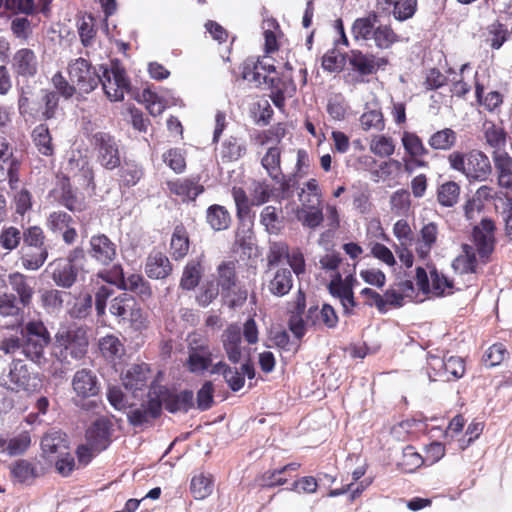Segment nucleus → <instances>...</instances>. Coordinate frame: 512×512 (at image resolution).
<instances>
[{
	"mask_svg": "<svg viewBox=\"0 0 512 512\" xmlns=\"http://www.w3.org/2000/svg\"><path fill=\"white\" fill-rule=\"evenodd\" d=\"M494 222L488 218L482 219L480 224L473 229V241L471 244H463L462 252L453 261L455 272L475 274L480 263H487L494 251L495 237Z\"/></svg>",
	"mask_w": 512,
	"mask_h": 512,
	"instance_id": "1",
	"label": "nucleus"
},
{
	"mask_svg": "<svg viewBox=\"0 0 512 512\" xmlns=\"http://www.w3.org/2000/svg\"><path fill=\"white\" fill-rule=\"evenodd\" d=\"M21 336L22 354L39 367L45 365L48 362L45 350L51 337L44 323L38 320L27 322L21 330Z\"/></svg>",
	"mask_w": 512,
	"mask_h": 512,
	"instance_id": "2",
	"label": "nucleus"
},
{
	"mask_svg": "<svg viewBox=\"0 0 512 512\" xmlns=\"http://www.w3.org/2000/svg\"><path fill=\"white\" fill-rule=\"evenodd\" d=\"M450 168L462 173L470 182L486 181L492 173V166L486 154L479 150L468 153L452 152L448 156Z\"/></svg>",
	"mask_w": 512,
	"mask_h": 512,
	"instance_id": "3",
	"label": "nucleus"
},
{
	"mask_svg": "<svg viewBox=\"0 0 512 512\" xmlns=\"http://www.w3.org/2000/svg\"><path fill=\"white\" fill-rule=\"evenodd\" d=\"M54 348L55 355L61 362L69 363V358L81 359L88 348L86 331L80 327L59 330L55 335Z\"/></svg>",
	"mask_w": 512,
	"mask_h": 512,
	"instance_id": "4",
	"label": "nucleus"
},
{
	"mask_svg": "<svg viewBox=\"0 0 512 512\" xmlns=\"http://www.w3.org/2000/svg\"><path fill=\"white\" fill-rule=\"evenodd\" d=\"M109 311L119 323H129L134 330L141 331L148 327L147 314L130 294L122 293L113 298Z\"/></svg>",
	"mask_w": 512,
	"mask_h": 512,
	"instance_id": "5",
	"label": "nucleus"
},
{
	"mask_svg": "<svg viewBox=\"0 0 512 512\" xmlns=\"http://www.w3.org/2000/svg\"><path fill=\"white\" fill-rule=\"evenodd\" d=\"M235 263L223 262L217 268V283L221 294L229 307L241 306L247 299V291L237 287Z\"/></svg>",
	"mask_w": 512,
	"mask_h": 512,
	"instance_id": "6",
	"label": "nucleus"
},
{
	"mask_svg": "<svg viewBox=\"0 0 512 512\" xmlns=\"http://www.w3.org/2000/svg\"><path fill=\"white\" fill-rule=\"evenodd\" d=\"M102 88L111 101H122L129 90V80L125 70L118 62H112L110 67L99 66Z\"/></svg>",
	"mask_w": 512,
	"mask_h": 512,
	"instance_id": "7",
	"label": "nucleus"
},
{
	"mask_svg": "<svg viewBox=\"0 0 512 512\" xmlns=\"http://www.w3.org/2000/svg\"><path fill=\"white\" fill-rule=\"evenodd\" d=\"M158 387H151L141 404H129L127 418L134 427L151 424L161 414V401L154 394L161 393Z\"/></svg>",
	"mask_w": 512,
	"mask_h": 512,
	"instance_id": "8",
	"label": "nucleus"
},
{
	"mask_svg": "<svg viewBox=\"0 0 512 512\" xmlns=\"http://www.w3.org/2000/svg\"><path fill=\"white\" fill-rule=\"evenodd\" d=\"M91 145L96 153L97 162L107 170L120 166L121 156L119 143L108 132L98 131L92 135Z\"/></svg>",
	"mask_w": 512,
	"mask_h": 512,
	"instance_id": "9",
	"label": "nucleus"
},
{
	"mask_svg": "<svg viewBox=\"0 0 512 512\" xmlns=\"http://www.w3.org/2000/svg\"><path fill=\"white\" fill-rule=\"evenodd\" d=\"M270 74H275V67L267 56L257 59L250 57L242 64L243 79L256 86L267 84L271 88H277L279 78Z\"/></svg>",
	"mask_w": 512,
	"mask_h": 512,
	"instance_id": "10",
	"label": "nucleus"
},
{
	"mask_svg": "<svg viewBox=\"0 0 512 512\" xmlns=\"http://www.w3.org/2000/svg\"><path fill=\"white\" fill-rule=\"evenodd\" d=\"M100 72L84 58L75 59L68 65L70 82L82 93H90L98 86Z\"/></svg>",
	"mask_w": 512,
	"mask_h": 512,
	"instance_id": "11",
	"label": "nucleus"
},
{
	"mask_svg": "<svg viewBox=\"0 0 512 512\" xmlns=\"http://www.w3.org/2000/svg\"><path fill=\"white\" fill-rule=\"evenodd\" d=\"M8 389L15 392H31L37 389V383L29 372L28 366L21 359H13L9 365L7 379L4 380Z\"/></svg>",
	"mask_w": 512,
	"mask_h": 512,
	"instance_id": "12",
	"label": "nucleus"
},
{
	"mask_svg": "<svg viewBox=\"0 0 512 512\" xmlns=\"http://www.w3.org/2000/svg\"><path fill=\"white\" fill-rule=\"evenodd\" d=\"M212 364V352L208 343L204 340L193 339L189 343V356L186 362L191 373L202 374Z\"/></svg>",
	"mask_w": 512,
	"mask_h": 512,
	"instance_id": "13",
	"label": "nucleus"
},
{
	"mask_svg": "<svg viewBox=\"0 0 512 512\" xmlns=\"http://www.w3.org/2000/svg\"><path fill=\"white\" fill-rule=\"evenodd\" d=\"M45 272L49 274L54 283L62 288H70L74 285L78 276V268L69 260L57 258L51 261Z\"/></svg>",
	"mask_w": 512,
	"mask_h": 512,
	"instance_id": "14",
	"label": "nucleus"
},
{
	"mask_svg": "<svg viewBox=\"0 0 512 512\" xmlns=\"http://www.w3.org/2000/svg\"><path fill=\"white\" fill-rule=\"evenodd\" d=\"M88 254L97 263L109 265L117 256V246L105 234L93 235L89 240Z\"/></svg>",
	"mask_w": 512,
	"mask_h": 512,
	"instance_id": "15",
	"label": "nucleus"
},
{
	"mask_svg": "<svg viewBox=\"0 0 512 512\" xmlns=\"http://www.w3.org/2000/svg\"><path fill=\"white\" fill-rule=\"evenodd\" d=\"M150 379L151 371L146 363L133 364L122 375L123 386L135 397H138V393H142L147 388Z\"/></svg>",
	"mask_w": 512,
	"mask_h": 512,
	"instance_id": "16",
	"label": "nucleus"
},
{
	"mask_svg": "<svg viewBox=\"0 0 512 512\" xmlns=\"http://www.w3.org/2000/svg\"><path fill=\"white\" fill-rule=\"evenodd\" d=\"M151 387H158L162 391L161 393L154 394L157 396V399L161 401V406L164 405L165 408L171 412H179V411H188L193 406V392L192 391H182L180 393L170 392L166 387L158 384H152Z\"/></svg>",
	"mask_w": 512,
	"mask_h": 512,
	"instance_id": "17",
	"label": "nucleus"
},
{
	"mask_svg": "<svg viewBox=\"0 0 512 512\" xmlns=\"http://www.w3.org/2000/svg\"><path fill=\"white\" fill-rule=\"evenodd\" d=\"M70 214L64 211H54L47 218V228L54 234H62L63 241L71 245L77 239V231Z\"/></svg>",
	"mask_w": 512,
	"mask_h": 512,
	"instance_id": "18",
	"label": "nucleus"
},
{
	"mask_svg": "<svg viewBox=\"0 0 512 512\" xmlns=\"http://www.w3.org/2000/svg\"><path fill=\"white\" fill-rule=\"evenodd\" d=\"M111 432L112 423L108 419H97L86 431V442L93 452H101L109 446Z\"/></svg>",
	"mask_w": 512,
	"mask_h": 512,
	"instance_id": "19",
	"label": "nucleus"
},
{
	"mask_svg": "<svg viewBox=\"0 0 512 512\" xmlns=\"http://www.w3.org/2000/svg\"><path fill=\"white\" fill-rule=\"evenodd\" d=\"M199 181V177L192 176L167 181L166 185L169 192L180 197L182 201H194L204 191Z\"/></svg>",
	"mask_w": 512,
	"mask_h": 512,
	"instance_id": "20",
	"label": "nucleus"
},
{
	"mask_svg": "<svg viewBox=\"0 0 512 512\" xmlns=\"http://www.w3.org/2000/svg\"><path fill=\"white\" fill-rule=\"evenodd\" d=\"M71 385L73 392L79 399L93 397L98 394L100 389L96 375L85 368L75 372Z\"/></svg>",
	"mask_w": 512,
	"mask_h": 512,
	"instance_id": "21",
	"label": "nucleus"
},
{
	"mask_svg": "<svg viewBox=\"0 0 512 512\" xmlns=\"http://www.w3.org/2000/svg\"><path fill=\"white\" fill-rule=\"evenodd\" d=\"M31 442V434L28 431H21L13 436L0 433V453L8 456L24 454L31 446Z\"/></svg>",
	"mask_w": 512,
	"mask_h": 512,
	"instance_id": "22",
	"label": "nucleus"
},
{
	"mask_svg": "<svg viewBox=\"0 0 512 512\" xmlns=\"http://www.w3.org/2000/svg\"><path fill=\"white\" fill-rule=\"evenodd\" d=\"M223 348L230 362L236 364L242 356V332L237 324L229 325L221 336Z\"/></svg>",
	"mask_w": 512,
	"mask_h": 512,
	"instance_id": "23",
	"label": "nucleus"
},
{
	"mask_svg": "<svg viewBox=\"0 0 512 512\" xmlns=\"http://www.w3.org/2000/svg\"><path fill=\"white\" fill-rule=\"evenodd\" d=\"M497 184L500 188L512 191V157L505 151L492 155Z\"/></svg>",
	"mask_w": 512,
	"mask_h": 512,
	"instance_id": "24",
	"label": "nucleus"
},
{
	"mask_svg": "<svg viewBox=\"0 0 512 512\" xmlns=\"http://www.w3.org/2000/svg\"><path fill=\"white\" fill-rule=\"evenodd\" d=\"M68 444L65 435L58 430L47 432L41 439V449L44 457L49 461L54 459L67 450Z\"/></svg>",
	"mask_w": 512,
	"mask_h": 512,
	"instance_id": "25",
	"label": "nucleus"
},
{
	"mask_svg": "<svg viewBox=\"0 0 512 512\" xmlns=\"http://www.w3.org/2000/svg\"><path fill=\"white\" fill-rule=\"evenodd\" d=\"M145 272L149 278L164 279L171 274L172 265L165 254L153 251L147 257Z\"/></svg>",
	"mask_w": 512,
	"mask_h": 512,
	"instance_id": "26",
	"label": "nucleus"
},
{
	"mask_svg": "<svg viewBox=\"0 0 512 512\" xmlns=\"http://www.w3.org/2000/svg\"><path fill=\"white\" fill-rule=\"evenodd\" d=\"M37 57L27 48L18 50L12 58V67L15 73L22 77H32L37 72Z\"/></svg>",
	"mask_w": 512,
	"mask_h": 512,
	"instance_id": "27",
	"label": "nucleus"
},
{
	"mask_svg": "<svg viewBox=\"0 0 512 512\" xmlns=\"http://www.w3.org/2000/svg\"><path fill=\"white\" fill-rule=\"evenodd\" d=\"M282 150L278 146L267 149L261 158V166L265 169L267 175L277 184H282L284 175L281 169Z\"/></svg>",
	"mask_w": 512,
	"mask_h": 512,
	"instance_id": "28",
	"label": "nucleus"
},
{
	"mask_svg": "<svg viewBox=\"0 0 512 512\" xmlns=\"http://www.w3.org/2000/svg\"><path fill=\"white\" fill-rule=\"evenodd\" d=\"M293 287V276L289 268L275 270L268 280L269 292L277 297H282L290 292Z\"/></svg>",
	"mask_w": 512,
	"mask_h": 512,
	"instance_id": "29",
	"label": "nucleus"
},
{
	"mask_svg": "<svg viewBox=\"0 0 512 512\" xmlns=\"http://www.w3.org/2000/svg\"><path fill=\"white\" fill-rule=\"evenodd\" d=\"M413 291L414 288L411 281H403L397 287L387 289L383 295L384 313L388 311L389 307H402L404 299L406 297L411 298Z\"/></svg>",
	"mask_w": 512,
	"mask_h": 512,
	"instance_id": "30",
	"label": "nucleus"
},
{
	"mask_svg": "<svg viewBox=\"0 0 512 512\" xmlns=\"http://www.w3.org/2000/svg\"><path fill=\"white\" fill-rule=\"evenodd\" d=\"M348 61L353 70L361 75L373 74L380 65L386 63L383 58L376 59L374 56L364 54L358 50L351 51Z\"/></svg>",
	"mask_w": 512,
	"mask_h": 512,
	"instance_id": "31",
	"label": "nucleus"
},
{
	"mask_svg": "<svg viewBox=\"0 0 512 512\" xmlns=\"http://www.w3.org/2000/svg\"><path fill=\"white\" fill-rule=\"evenodd\" d=\"M439 235L438 225L435 222H429L420 229L418 241L416 243V253L420 258H426L432 248L435 246Z\"/></svg>",
	"mask_w": 512,
	"mask_h": 512,
	"instance_id": "32",
	"label": "nucleus"
},
{
	"mask_svg": "<svg viewBox=\"0 0 512 512\" xmlns=\"http://www.w3.org/2000/svg\"><path fill=\"white\" fill-rule=\"evenodd\" d=\"M379 17L375 12H370L364 17L357 18L352 24V35L355 40H372Z\"/></svg>",
	"mask_w": 512,
	"mask_h": 512,
	"instance_id": "33",
	"label": "nucleus"
},
{
	"mask_svg": "<svg viewBox=\"0 0 512 512\" xmlns=\"http://www.w3.org/2000/svg\"><path fill=\"white\" fill-rule=\"evenodd\" d=\"M121 289L136 294L142 301L148 300L152 296V289L149 282L138 273L127 275Z\"/></svg>",
	"mask_w": 512,
	"mask_h": 512,
	"instance_id": "34",
	"label": "nucleus"
},
{
	"mask_svg": "<svg viewBox=\"0 0 512 512\" xmlns=\"http://www.w3.org/2000/svg\"><path fill=\"white\" fill-rule=\"evenodd\" d=\"M141 101L146 104V108L152 116H158L163 113L168 105L174 104L165 95H159L156 91L151 88H145L141 94Z\"/></svg>",
	"mask_w": 512,
	"mask_h": 512,
	"instance_id": "35",
	"label": "nucleus"
},
{
	"mask_svg": "<svg viewBox=\"0 0 512 512\" xmlns=\"http://www.w3.org/2000/svg\"><path fill=\"white\" fill-rule=\"evenodd\" d=\"M307 320L313 325L321 323L327 328H335L338 324V315L331 305L324 304L320 310L317 307H310Z\"/></svg>",
	"mask_w": 512,
	"mask_h": 512,
	"instance_id": "36",
	"label": "nucleus"
},
{
	"mask_svg": "<svg viewBox=\"0 0 512 512\" xmlns=\"http://www.w3.org/2000/svg\"><path fill=\"white\" fill-rule=\"evenodd\" d=\"M8 283L12 290L18 295V299L22 303L29 305L31 303L34 289L30 285L28 278L18 272L12 273L8 276Z\"/></svg>",
	"mask_w": 512,
	"mask_h": 512,
	"instance_id": "37",
	"label": "nucleus"
},
{
	"mask_svg": "<svg viewBox=\"0 0 512 512\" xmlns=\"http://www.w3.org/2000/svg\"><path fill=\"white\" fill-rule=\"evenodd\" d=\"M296 217L302 226L316 229L324 220L322 204L299 207L296 212Z\"/></svg>",
	"mask_w": 512,
	"mask_h": 512,
	"instance_id": "38",
	"label": "nucleus"
},
{
	"mask_svg": "<svg viewBox=\"0 0 512 512\" xmlns=\"http://www.w3.org/2000/svg\"><path fill=\"white\" fill-rule=\"evenodd\" d=\"M203 267L200 259L190 260L184 267L183 274L180 281L181 288L185 290H192L198 284L202 277Z\"/></svg>",
	"mask_w": 512,
	"mask_h": 512,
	"instance_id": "39",
	"label": "nucleus"
},
{
	"mask_svg": "<svg viewBox=\"0 0 512 512\" xmlns=\"http://www.w3.org/2000/svg\"><path fill=\"white\" fill-rule=\"evenodd\" d=\"M298 196L300 207L322 204V192L315 178H311L303 184Z\"/></svg>",
	"mask_w": 512,
	"mask_h": 512,
	"instance_id": "40",
	"label": "nucleus"
},
{
	"mask_svg": "<svg viewBox=\"0 0 512 512\" xmlns=\"http://www.w3.org/2000/svg\"><path fill=\"white\" fill-rule=\"evenodd\" d=\"M32 140L38 152L44 156H52L54 147L48 127L45 124L36 126L32 131Z\"/></svg>",
	"mask_w": 512,
	"mask_h": 512,
	"instance_id": "41",
	"label": "nucleus"
},
{
	"mask_svg": "<svg viewBox=\"0 0 512 512\" xmlns=\"http://www.w3.org/2000/svg\"><path fill=\"white\" fill-rule=\"evenodd\" d=\"M189 250V239L182 226H177L170 241V253L173 259L180 260L186 256Z\"/></svg>",
	"mask_w": 512,
	"mask_h": 512,
	"instance_id": "42",
	"label": "nucleus"
},
{
	"mask_svg": "<svg viewBox=\"0 0 512 512\" xmlns=\"http://www.w3.org/2000/svg\"><path fill=\"white\" fill-rule=\"evenodd\" d=\"M360 125L364 131L375 130L380 132L385 128V121L381 109L375 105V107L368 108L360 116Z\"/></svg>",
	"mask_w": 512,
	"mask_h": 512,
	"instance_id": "43",
	"label": "nucleus"
},
{
	"mask_svg": "<svg viewBox=\"0 0 512 512\" xmlns=\"http://www.w3.org/2000/svg\"><path fill=\"white\" fill-rule=\"evenodd\" d=\"M11 475L14 481L21 484H31L37 477L36 468L28 460L21 459L11 466Z\"/></svg>",
	"mask_w": 512,
	"mask_h": 512,
	"instance_id": "44",
	"label": "nucleus"
},
{
	"mask_svg": "<svg viewBox=\"0 0 512 512\" xmlns=\"http://www.w3.org/2000/svg\"><path fill=\"white\" fill-rule=\"evenodd\" d=\"M456 140V132L450 128H444L433 133L428 139V144L432 149L448 151L454 147Z\"/></svg>",
	"mask_w": 512,
	"mask_h": 512,
	"instance_id": "45",
	"label": "nucleus"
},
{
	"mask_svg": "<svg viewBox=\"0 0 512 512\" xmlns=\"http://www.w3.org/2000/svg\"><path fill=\"white\" fill-rule=\"evenodd\" d=\"M27 305L13 293H3L0 295V315L2 317H18L22 314Z\"/></svg>",
	"mask_w": 512,
	"mask_h": 512,
	"instance_id": "46",
	"label": "nucleus"
},
{
	"mask_svg": "<svg viewBox=\"0 0 512 512\" xmlns=\"http://www.w3.org/2000/svg\"><path fill=\"white\" fill-rule=\"evenodd\" d=\"M401 142L405 153L409 157L426 156L428 149L425 147L422 139L414 132L404 131Z\"/></svg>",
	"mask_w": 512,
	"mask_h": 512,
	"instance_id": "47",
	"label": "nucleus"
},
{
	"mask_svg": "<svg viewBox=\"0 0 512 512\" xmlns=\"http://www.w3.org/2000/svg\"><path fill=\"white\" fill-rule=\"evenodd\" d=\"M230 220L229 212L221 205H212L207 210V222L215 231L227 229Z\"/></svg>",
	"mask_w": 512,
	"mask_h": 512,
	"instance_id": "48",
	"label": "nucleus"
},
{
	"mask_svg": "<svg viewBox=\"0 0 512 512\" xmlns=\"http://www.w3.org/2000/svg\"><path fill=\"white\" fill-rule=\"evenodd\" d=\"M372 40L377 48L388 49L400 41V36L395 33L390 25L378 24Z\"/></svg>",
	"mask_w": 512,
	"mask_h": 512,
	"instance_id": "49",
	"label": "nucleus"
},
{
	"mask_svg": "<svg viewBox=\"0 0 512 512\" xmlns=\"http://www.w3.org/2000/svg\"><path fill=\"white\" fill-rule=\"evenodd\" d=\"M48 250L47 248L31 249L24 248L23 255L21 257L22 266L31 271L38 270L47 260Z\"/></svg>",
	"mask_w": 512,
	"mask_h": 512,
	"instance_id": "50",
	"label": "nucleus"
},
{
	"mask_svg": "<svg viewBox=\"0 0 512 512\" xmlns=\"http://www.w3.org/2000/svg\"><path fill=\"white\" fill-rule=\"evenodd\" d=\"M190 491L195 499H205L213 491V479L210 474L200 473L191 480Z\"/></svg>",
	"mask_w": 512,
	"mask_h": 512,
	"instance_id": "51",
	"label": "nucleus"
},
{
	"mask_svg": "<svg viewBox=\"0 0 512 512\" xmlns=\"http://www.w3.org/2000/svg\"><path fill=\"white\" fill-rule=\"evenodd\" d=\"M459 194V185L454 181H447L438 187L437 200L443 207H452L457 203Z\"/></svg>",
	"mask_w": 512,
	"mask_h": 512,
	"instance_id": "52",
	"label": "nucleus"
},
{
	"mask_svg": "<svg viewBox=\"0 0 512 512\" xmlns=\"http://www.w3.org/2000/svg\"><path fill=\"white\" fill-rule=\"evenodd\" d=\"M66 293L56 290V289H47L43 290L40 294V301L42 307L49 314L58 313L63 306V296Z\"/></svg>",
	"mask_w": 512,
	"mask_h": 512,
	"instance_id": "53",
	"label": "nucleus"
},
{
	"mask_svg": "<svg viewBox=\"0 0 512 512\" xmlns=\"http://www.w3.org/2000/svg\"><path fill=\"white\" fill-rule=\"evenodd\" d=\"M99 349L102 355L107 359L120 358L124 354V345L120 339L114 335H106L99 341Z\"/></svg>",
	"mask_w": 512,
	"mask_h": 512,
	"instance_id": "54",
	"label": "nucleus"
},
{
	"mask_svg": "<svg viewBox=\"0 0 512 512\" xmlns=\"http://www.w3.org/2000/svg\"><path fill=\"white\" fill-rule=\"evenodd\" d=\"M120 179L124 186H135L143 177V169L134 161H124L119 171Z\"/></svg>",
	"mask_w": 512,
	"mask_h": 512,
	"instance_id": "55",
	"label": "nucleus"
},
{
	"mask_svg": "<svg viewBox=\"0 0 512 512\" xmlns=\"http://www.w3.org/2000/svg\"><path fill=\"white\" fill-rule=\"evenodd\" d=\"M426 373L431 382L450 381V377H446L445 360L439 356L428 355Z\"/></svg>",
	"mask_w": 512,
	"mask_h": 512,
	"instance_id": "56",
	"label": "nucleus"
},
{
	"mask_svg": "<svg viewBox=\"0 0 512 512\" xmlns=\"http://www.w3.org/2000/svg\"><path fill=\"white\" fill-rule=\"evenodd\" d=\"M391 14L395 20L404 22L411 19L418 8V0H397L392 3Z\"/></svg>",
	"mask_w": 512,
	"mask_h": 512,
	"instance_id": "57",
	"label": "nucleus"
},
{
	"mask_svg": "<svg viewBox=\"0 0 512 512\" xmlns=\"http://www.w3.org/2000/svg\"><path fill=\"white\" fill-rule=\"evenodd\" d=\"M249 193L252 205L260 206L269 201L272 188L266 180H255L251 183Z\"/></svg>",
	"mask_w": 512,
	"mask_h": 512,
	"instance_id": "58",
	"label": "nucleus"
},
{
	"mask_svg": "<svg viewBox=\"0 0 512 512\" xmlns=\"http://www.w3.org/2000/svg\"><path fill=\"white\" fill-rule=\"evenodd\" d=\"M430 293L435 296L449 295L453 293V282L436 269L430 271Z\"/></svg>",
	"mask_w": 512,
	"mask_h": 512,
	"instance_id": "59",
	"label": "nucleus"
},
{
	"mask_svg": "<svg viewBox=\"0 0 512 512\" xmlns=\"http://www.w3.org/2000/svg\"><path fill=\"white\" fill-rule=\"evenodd\" d=\"M370 151L379 157H390L395 151L394 140L386 135H375L370 142Z\"/></svg>",
	"mask_w": 512,
	"mask_h": 512,
	"instance_id": "60",
	"label": "nucleus"
},
{
	"mask_svg": "<svg viewBox=\"0 0 512 512\" xmlns=\"http://www.w3.org/2000/svg\"><path fill=\"white\" fill-rule=\"evenodd\" d=\"M508 36L509 32L505 25L496 22L490 25L488 28L487 42L492 49L498 50L507 41Z\"/></svg>",
	"mask_w": 512,
	"mask_h": 512,
	"instance_id": "61",
	"label": "nucleus"
},
{
	"mask_svg": "<svg viewBox=\"0 0 512 512\" xmlns=\"http://www.w3.org/2000/svg\"><path fill=\"white\" fill-rule=\"evenodd\" d=\"M25 248L41 249L47 248L44 244L45 236L43 230L39 226H31L22 234Z\"/></svg>",
	"mask_w": 512,
	"mask_h": 512,
	"instance_id": "62",
	"label": "nucleus"
},
{
	"mask_svg": "<svg viewBox=\"0 0 512 512\" xmlns=\"http://www.w3.org/2000/svg\"><path fill=\"white\" fill-rule=\"evenodd\" d=\"M162 159L175 173H183L186 168L185 156L181 149H169L162 155Z\"/></svg>",
	"mask_w": 512,
	"mask_h": 512,
	"instance_id": "63",
	"label": "nucleus"
},
{
	"mask_svg": "<svg viewBox=\"0 0 512 512\" xmlns=\"http://www.w3.org/2000/svg\"><path fill=\"white\" fill-rule=\"evenodd\" d=\"M352 278V275L346 277L343 280L340 272H336L331 281L328 284V290L333 297L342 298L352 291L351 286L348 284V280Z\"/></svg>",
	"mask_w": 512,
	"mask_h": 512,
	"instance_id": "64",
	"label": "nucleus"
}]
</instances>
